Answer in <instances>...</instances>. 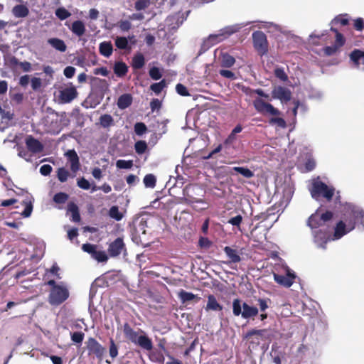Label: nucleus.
<instances>
[{"instance_id": "18", "label": "nucleus", "mask_w": 364, "mask_h": 364, "mask_svg": "<svg viewBox=\"0 0 364 364\" xmlns=\"http://www.w3.org/2000/svg\"><path fill=\"white\" fill-rule=\"evenodd\" d=\"M25 142L28 151L33 154H38L42 152L43 150V145L41 142L31 135H29L26 138Z\"/></svg>"}, {"instance_id": "49", "label": "nucleus", "mask_w": 364, "mask_h": 364, "mask_svg": "<svg viewBox=\"0 0 364 364\" xmlns=\"http://www.w3.org/2000/svg\"><path fill=\"white\" fill-rule=\"evenodd\" d=\"M151 0H137L134 4V8L136 11H141L146 9L150 5Z\"/></svg>"}, {"instance_id": "36", "label": "nucleus", "mask_w": 364, "mask_h": 364, "mask_svg": "<svg viewBox=\"0 0 364 364\" xmlns=\"http://www.w3.org/2000/svg\"><path fill=\"white\" fill-rule=\"evenodd\" d=\"M100 122L102 127L107 128L114 124V119L110 114H105L100 117Z\"/></svg>"}, {"instance_id": "34", "label": "nucleus", "mask_w": 364, "mask_h": 364, "mask_svg": "<svg viewBox=\"0 0 364 364\" xmlns=\"http://www.w3.org/2000/svg\"><path fill=\"white\" fill-rule=\"evenodd\" d=\"M235 63V59L233 56L228 53H225L222 56L221 66L223 68H231Z\"/></svg>"}, {"instance_id": "22", "label": "nucleus", "mask_w": 364, "mask_h": 364, "mask_svg": "<svg viewBox=\"0 0 364 364\" xmlns=\"http://www.w3.org/2000/svg\"><path fill=\"white\" fill-rule=\"evenodd\" d=\"M264 329H251L246 333L243 338L251 343H259L260 338L264 335Z\"/></svg>"}, {"instance_id": "59", "label": "nucleus", "mask_w": 364, "mask_h": 364, "mask_svg": "<svg viewBox=\"0 0 364 364\" xmlns=\"http://www.w3.org/2000/svg\"><path fill=\"white\" fill-rule=\"evenodd\" d=\"M338 50L339 49L334 45L328 46L323 48V53L326 56H331L334 55L338 51Z\"/></svg>"}, {"instance_id": "62", "label": "nucleus", "mask_w": 364, "mask_h": 364, "mask_svg": "<svg viewBox=\"0 0 364 364\" xmlns=\"http://www.w3.org/2000/svg\"><path fill=\"white\" fill-rule=\"evenodd\" d=\"M77 184L80 188L83 190H88L91 187L90 182L84 177L78 179Z\"/></svg>"}, {"instance_id": "17", "label": "nucleus", "mask_w": 364, "mask_h": 364, "mask_svg": "<svg viewBox=\"0 0 364 364\" xmlns=\"http://www.w3.org/2000/svg\"><path fill=\"white\" fill-rule=\"evenodd\" d=\"M65 155L67 157L68 161L70 163V170L73 173L72 177H75V173L80 168V163L77 154L74 149H70L68 150Z\"/></svg>"}, {"instance_id": "54", "label": "nucleus", "mask_w": 364, "mask_h": 364, "mask_svg": "<svg viewBox=\"0 0 364 364\" xmlns=\"http://www.w3.org/2000/svg\"><path fill=\"white\" fill-rule=\"evenodd\" d=\"M269 122L270 124H277L281 128H285L287 126L285 120L282 117H272Z\"/></svg>"}, {"instance_id": "43", "label": "nucleus", "mask_w": 364, "mask_h": 364, "mask_svg": "<svg viewBox=\"0 0 364 364\" xmlns=\"http://www.w3.org/2000/svg\"><path fill=\"white\" fill-rule=\"evenodd\" d=\"M147 144L145 141L139 140L134 144V149L136 153L138 154H143L147 150Z\"/></svg>"}, {"instance_id": "39", "label": "nucleus", "mask_w": 364, "mask_h": 364, "mask_svg": "<svg viewBox=\"0 0 364 364\" xmlns=\"http://www.w3.org/2000/svg\"><path fill=\"white\" fill-rule=\"evenodd\" d=\"M109 216L117 221H119L122 219L123 214L119 210L118 206L113 205L109 210Z\"/></svg>"}, {"instance_id": "40", "label": "nucleus", "mask_w": 364, "mask_h": 364, "mask_svg": "<svg viewBox=\"0 0 364 364\" xmlns=\"http://www.w3.org/2000/svg\"><path fill=\"white\" fill-rule=\"evenodd\" d=\"M166 86V80L164 79L161 80L159 82L153 83L150 86L151 90H152L155 94L159 95L161 92L164 88Z\"/></svg>"}, {"instance_id": "3", "label": "nucleus", "mask_w": 364, "mask_h": 364, "mask_svg": "<svg viewBox=\"0 0 364 364\" xmlns=\"http://www.w3.org/2000/svg\"><path fill=\"white\" fill-rule=\"evenodd\" d=\"M333 213L332 211L326 210L324 213H321L319 210H317L309 218L307 225L311 229L333 227Z\"/></svg>"}, {"instance_id": "38", "label": "nucleus", "mask_w": 364, "mask_h": 364, "mask_svg": "<svg viewBox=\"0 0 364 364\" xmlns=\"http://www.w3.org/2000/svg\"><path fill=\"white\" fill-rule=\"evenodd\" d=\"M69 176H70V173L65 168L60 167L58 168L57 177L60 182L64 183L67 181Z\"/></svg>"}, {"instance_id": "26", "label": "nucleus", "mask_w": 364, "mask_h": 364, "mask_svg": "<svg viewBox=\"0 0 364 364\" xmlns=\"http://www.w3.org/2000/svg\"><path fill=\"white\" fill-rule=\"evenodd\" d=\"M71 31L78 37L83 36L86 31L84 23L80 20L75 21L70 28Z\"/></svg>"}, {"instance_id": "50", "label": "nucleus", "mask_w": 364, "mask_h": 364, "mask_svg": "<svg viewBox=\"0 0 364 364\" xmlns=\"http://www.w3.org/2000/svg\"><path fill=\"white\" fill-rule=\"evenodd\" d=\"M92 258H94L95 259L100 262H107L108 259V257L105 251L97 250L95 252V254L94 255Z\"/></svg>"}, {"instance_id": "56", "label": "nucleus", "mask_w": 364, "mask_h": 364, "mask_svg": "<svg viewBox=\"0 0 364 364\" xmlns=\"http://www.w3.org/2000/svg\"><path fill=\"white\" fill-rule=\"evenodd\" d=\"M176 90L181 96L186 97L190 96V93L188 91L186 87L181 83H178L176 86Z\"/></svg>"}, {"instance_id": "19", "label": "nucleus", "mask_w": 364, "mask_h": 364, "mask_svg": "<svg viewBox=\"0 0 364 364\" xmlns=\"http://www.w3.org/2000/svg\"><path fill=\"white\" fill-rule=\"evenodd\" d=\"M272 97L279 99L282 102H287L291 100V92L289 89L279 86L273 90Z\"/></svg>"}, {"instance_id": "8", "label": "nucleus", "mask_w": 364, "mask_h": 364, "mask_svg": "<svg viewBox=\"0 0 364 364\" xmlns=\"http://www.w3.org/2000/svg\"><path fill=\"white\" fill-rule=\"evenodd\" d=\"M87 349L89 355H95L100 361L103 359L104 354L106 351L103 347L95 338H89L86 342Z\"/></svg>"}, {"instance_id": "53", "label": "nucleus", "mask_w": 364, "mask_h": 364, "mask_svg": "<svg viewBox=\"0 0 364 364\" xmlns=\"http://www.w3.org/2000/svg\"><path fill=\"white\" fill-rule=\"evenodd\" d=\"M82 249L84 252L90 254L92 257H93L95 252L97 251V246L92 244L86 243L82 245Z\"/></svg>"}, {"instance_id": "33", "label": "nucleus", "mask_w": 364, "mask_h": 364, "mask_svg": "<svg viewBox=\"0 0 364 364\" xmlns=\"http://www.w3.org/2000/svg\"><path fill=\"white\" fill-rule=\"evenodd\" d=\"M232 170L237 173L241 174L246 178H251L255 176L254 172L247 167L235 166L232 168Z\"/></svg>"}, {"instance_id": "46", "label": "nucleus", "mask_w": 364, "mask_h": 364, "mask_svg": "<svg viewBox=\"0 0 364 364\" xmlns=\"http://www.w3.org/2000/svg\"><path fill=\"white\" fill-rule=\"evenodd\" d=\"M115 46L119 49H127L129 48V42L125 37H117L115 39Z\"/></svg>"}, {"instance_id": "24", "label": "nucleus", "mask_w": 364, "mask_h": 364, "mask_svg": "<svg viewBox=\"0 0 364 364\" xmlns=\"http://www.w3.org/2000/svg\"><path fill=\"white\" fill-rule=\"evenodd\" d=\"M113 70L117 77H123L128 73V66L122 61H117L114 65Z\"/></svg>"}, {"instance_id": "44", "label": "nucleus", "mask_w": 364, "mask_h": 364, "mask_svg": "<svg viewBox=\"0 0 364 364\" xmlns=\"http://www.w3.org/2000/svg\"><path fill=\"white\" fill-rule=\"evenodd\" d=\"M68 194L63 192H59L54 195L53 199V201L57 204H63L68 200Z\"/></svg>"}, {"instance_id": "37", "label": "nucleus", "mask_w": 364, "mask_h": 364, "mask_svg": "<svg viewBox=\"0 0 364 364\" xmlns=\"http://www.w3.org/2000/svg\"><path fill=\"white\" fill-rule=\"evenodd\" d=\"M144 183L145 187L154 188L156 186V178L154 174H146L144 178Z\"/></svg>"}, {"instance_id": "10", "label": "nucleus", "mask_w": 364, "mask_h": 364, "mask_svg": "<svg viewBox=\"0 0 364 364\" xmlns=\"http://www.w3.org/2000/svg\"><path fill=\"white\" fill-rule=\"evenodd\" d=\"M78 95L76 87L70 85L59 90L58 100L63 104L70 103Z\"/></svg>"}, {"instance_id": "29", "label": "nucleus", "mask_w": 364, "mask_h": 364, "mask_svg": "<svg viewBox=\"0 0 364 364\" xmlns=\"http://www.w3.org/2000/svg\"><path fill=\"white\" fill-rule=\"evenodd\" d=\"M48 43L53 47L55 49H56L58 51L60 52H65L67 49V46L65 43V42L58 38H51L48 40Z\"/></svg>"}, {"instance_id": "13", "label": "nucleus", "mask_w": 364, "mask_h": 364, "mask_svg": "<svg viewBox=\"0 0 364 364\" xmlns=\"http://www.w3.org/2000/svg\"><path fill=\"white\" fill-rule=\"evenodd\" d=\"M123 251H126V246L122 237H117L110 242L107 249L111 257H118Z\"/></svg>"}, {"instance_id": "52", "label": "nucleus", "mask_w": 364, "mask_h": 364, "mask_svg": "<svg viewBox=\"0 0 364 364\" xmlns=\"http://www.w3.org/2000/svg\"><path fill=\"white\" fill-rule=\"evenodd\" d=\"M316 167V161L315 160L309 157L306 159V161L304 163V172H310L313 171Z\"/></svg>"}, {"instance_id": "2", "label": "nucleus", "mask_w": 364, "mask_h": 364, "mask_svg": "<svg viewBox=\"0 0 364 364\" xmlns=\"http://www.w3.org/2000/svg\"><path fill=\"white\" fill-rule=\"evenodd\" d=\"M46 284L51 287L48 295V302L50 305L59 306L68 299L70 293L65 286L58 284L53 279L49 280Z\"/></svg>"}, {"instance_id": "6", "label": "nucleus", "mask_w": 364, "mask_h": 364, "mask_svg": "<svg viewBox=\"0 0 364 364\" xmlns=\"http://www.w3.org/2000/svg\"><path fill=\"white\" fill-rule=\"evenodd\" d=\"M253 46L258 54L261 56L268 51V41L267 36L263 31H256L252 33Z\"/></svg>"}, {"instance_id": "57", "label": "nucleus", "mask_w": 364, "mask_h": 364, "mask_svg": "<svg viewBox=\"0 0 364 364\" xmlns=\"http://www.w3.org/2000/svg\"><path fill=\"white\" fill-rule=\"evenodd\" d=\"M275 76L282 81H287L288 80V76L284 72V69L282 68H278L274 70Z\"/></svg>"}, {"instance_id": "28", "label": "nucleus", "mask_w": 364, "mask_h": 364, "mask_svg": "<svg viewBox=\"0 0 364 364\" xmlns=\"http://www.w3.org/2000/svg\"><path fill=\"white\" fill-rule=\"evenodd\" d=\"M132 103V97L130 94L122 95L117 100V106L119 109H124L129 107Z\"/></svg>"}, {"instance_id": "1", "label": "nucleus", "mask_w": 364, "mask_h": 364, "mask_svg": "<svg viewBox=\"0 0 364 364\" xmlns=\"http://www.w3.org/2000/svg\"><path fill=\"white\" fill-rule=\"evenodd\" d=\"M123 332L127 339L139 346L143 350L150 351L153 349V342L151 339L143 330L139 329L138 331H136L128 323H125L123 326Z\"/></svg>"}, {"instance_id": "42", "label": "nucleus", "mask_w": 364, "mask_h": 364, "mask_svg": "<svg viewBox=\"0 0 364 364\" xmlns=\"http://www.w3.org/2000/svg\"><path fill=\"white\" fill-rule=\"evenodd\" d=\"M55 16L61 21L65 20L69 18L71 14L64 7L58 8L55 10Z\"/></svg>"}, {"instance_id": "63", "label": "nucleus", "mask_w": 364, "mask_h": 364, "mask_svg": "<svg viewBox=\"0 0 364 364\" xmlns=\"http://www.w3.org/2000/svg\"><path fill=\"white\" fill-rule=\"evenodd\" d=\"M151 360L159 363H164V357L161 352L153 353L151 355Z\"/></svg>"}, {"instance_id": "35", "label": "nucleus", "mask_w": 364, "mask_h": 364, "mask_svg": "<svg viewBox=\"0 0 364 364\" xmlns=\"http://www.w3.org/2000/svg\"><path fill=\"white\" fill-rule=\"evenodd\" d=\"M333 24H340L347 26L349 23V16L347 14H339L336 16L331 21Z\"/></svg>"}, {"instance_id": "32", "label": "nucleus", "mask_w": 364, "mask_h": 364, "mask_svg": "<svg viewBox=\"0 0 364 364\" xmlns=\"http://www.w3.org/2000/svg\"><path fill=\"white\" fill-rule=\"evenodd\" d=\"M68 210L72 213V220L73 222L77 223L80 220L79 208L75 203L70 202L68 203Z\"/></svg>"}, {"instance_id": "4", "label": "nucleus", "mask_w": 364, "mask_h": 364, "mask_svg": "<svg viewBox=\"0 0 364 364\" xmlns=\"http://www.w3.org/2000/svg\"><path fill=\"white\" fill-rule=\"evenodd\" d=\"M258 312V309L255 306H250L246 302L242 303L239 299L233 300L232 313L236 316L241 315L243 318L248 319L256 316Z\"/></svg>"}, {"instance_id": "14", "label": "nucleus", "mask_w": 364, "mask_h": 364, "mask_svg": "<svg viewBox=\"0 0 364 364\" xmlns=\"http://www.w3.org/2000/svg\"><path fill=\"white\" fill-rule=\"evenodd\" d=\"M274 281L287 288H289L294 282V279L296 278V275L294 272H292L290 269H287L286 275H281L278 274H274Z\"/></svg>"}, {"instance_id": "41", "label": "nucleus", "mask_w": 364, "mask_h": 364, "mask_svg": "<svg viewBox=\"0 0 364 364\" xmlns=\"http://www.w3.org/2000/svg\"><path fill=\"white\" fill-rule=\"evenodd\" d=\"M109 355L112 359H114L118 355V346L113 338H109Z\"/></svg>"}, {"instance_id": "20", "label": "nucleus", "mask_w": 364, "mask_h": 364, "mask_svg": "<svg viewBox=\"0 0 364 364\" xmlns=\"http://www.w3.org/2000/svg\"><path fill=\"white\" fill-rule=\"evenodd\" d=\"M345 218H346V215L345 214ZM348 221H355V225L356 223H360L361 224L364 222V211L357 207H351L349 210V217H347Z\"/></svg>"}, {"instance_id": "23", "label": "nucleus", "mask_w": 364, "mask_h": 364, "mask_svg": "<svg viewBox=\"0 0 364 364\" xmlns=\"http://www.w3.org/2000/svg\"><path fill=\"white\" fill-rule=\"evenodd\" d=\"M223 308V306L218 302L215 296L213 294H209L208 296V301L205 308L206 311H221Z\"/></svg>"}, {"instance_id": "5", "label": "nucleus", "mask_w": 364, "mask_h": 364, "mask_svg": "<svg viewBox=\"0 0 364 364\" xmlns=\"http://www.w3.org/2000/svg\"><path fill=\"white\" fill-rule=\"evenodd\" d=\"M310 192L312 198L315 199L322 196L330 201L334 195L335 189L333 187H328L321 181H315L312 183Z\"/></svg>"}, {"instance_id": "61", "label": "nucleus", "mask_w": 364, "mask_h": 364, "mask_svg": "<svg viewBox=\"0 0 364 364\" xmlns=\"http://www.w3.org/2000/svg\"><path fill=\"white\" fill-rule=\"evenodd\" d=\"M346 43V39L342 33H338L336 36L334 46H336L338 49L343 46Z\"/></svg>"}, {"instance_id": "27", "label": "nucleus", "mask_w": 364, "mask_h": 364, "mask_svg": "<svg viewBox=\"0 0 364 364\" xmlns=\"http://www.w3.org/2000/svg\"><path fill=\"white\" fill-rule=\"evenodd\" d=\"M100 53L106 57L109 58L113 52V46L110 41H103L100 43L99 46Z\"/></svg>"}, {"instance_id": "47", "label": "nucleus", "mask_w": 364, "mask_h": 364, "mask_svg": "<svg viewBox=\"0 0 364 364\" xmlns=\"http://www.w3.org/2000/svg\"><path fill=\"white\" fill-rule=\"evenodd\" d=\"M116 166L118 168L129 169L133 166V161L132 160H118L117 161Z\"/></svg>"}, {"instance_id": "45", "label": "nucleus", "mask_w": 364, "mask_h": 364, "mask_svg": "<svg viewBox=\"0 0 364 364\" xmlns=\"http://www.w3.org/2000/svg\"><path fill=\"white\" fill-rule=\"evenodd\" d=\"M242 90L246 95H251L252 94L255 93V94L258 95L259 96L263 97L265 98H268V97H269L268 95L265 94L262 89L252 90L247 87H243Z\"/></svg>"}, {"instance_id": "15", "label": "nucleus", "mask_w": 364, "mask_h": 364, "mask_svg": "<svg viewBox=\"0 0 364 364\" xmlns=\"http://www.w3.org/2000/svg\"><path fill=\"white\" fill-rule=\"evenodd\" d=\"M223 251L225 253L228 260L224 261L223 263L230 265L232 263H239L241 262V252H240L237 249H234L229 246H225L223 248Z\"/></svg>"}, {"instance_id": "30", "label": "nucleus", "mask_w": 364, "mask_h": 364, "mask_svg": "<svg viewBox=\"0 0 364 364\" xmlns=\"http://www.w3.org/2000/svg\"><path fill=\"white\" fill-rule=\"evenodd\" d=\"M178 297L181 299V301H182V303L190 301H192L194 299L197 302L200 299V298L198 297L197 295H196L191 292L186 291L183 289H181L178 292Z\"/></svg>"}, {"instance_id": "31", "label": "nucleus", "mask_w": 364, "mask_h": 364, "mask_svg": "<svg viewBox=\"0 0 364 364\" xmlns=\"http://www.w3.org/2000/svg\"><path fill=\"white\" fill-rule=\"evenodd\" d=\"M145 64V59L141 53H138L132 58V65L134 69L139 70L144 67Z\"/></svg>"}, {"instance_id": "16", "label": "nucleus", "mask_w": 364, "mask_h": 364, "mask_svg": "<svg viewBox=\"0 0 364 364\" xmlns=\"http://www.w3.org/2000/svg\"><path fill=\"white\" fill-rule=\"evenodd\" d=\"M9 65L14 73L16 71V67L19 66L24 73H29L32 70L31 63L28 61H20L15 56H12L9 60Z\"/></svg>"}, {"instance_id": "9", "label": "nucleus", "mask_w": 364, "mask_h": 364, "mask_svg": "<svg viewBox=\"0 0 364 364\" xmlns=\"http://www.w3.org/2000/svg\"><path fill=\"white\" fill-rule=\"evenodd\" d=\"M253 105L255 109L261 114H269L274 116H279L281 114V112L278 109L260 98L255 99L253 101Z\"/></svg>"}, {"instance_id": "64", "label": "nucleus", "mask_w": 364, "mask_h": 364, "mask_svg": "<svg viewBox=\"0 0 364 364\" xmlns=\"http://www.w3.org/2000/svg\"><path fill=\"white\" fill-rule=\"evenodd\" d=\"M354 28L358 31H362L364 29V21L362 18H357L354 20Z\"/></svg>"}, {"instance_id": "21", "label": "nucleus", "mask_w": 364, "mask_h": 364, "mask_svg": "<svg viewBox=\"0 0 364 364\" xmlns=\"http://www.w3.org/2000/svg\"><path fill=\"white\" fill-rule=\"evenodd\" d=\"M21 193H25L26 198L22 201V205L25 206L24 210L21 213V215L24 218H28L31 215L33 211V202L34 200L33 196L23 189L21 190Z\"/></svg>"}, {"instance_id": "12", "label": "nucleus", "mask_w": 364, "mask_h": 364, "mask_svg": "<svg viewBox=\"0 0 364 364\" xmlns=\"http://www.w3.org/2000/svg\"><path fill=\"white\" fill-rule=\"evenodd\" d=\"M333 227L325 228L314 231V237L315 242L318 243L321 247H325L326 244L333 240L331 237V230Z\"/></svg>"}, {"instance_id": "55", "label": "nucleus", "mask_w": 364, "mask_h": 364, "mask_svg": "<svg viewBox=\"0 0 364 364\" xmlns=\"http://www.w3.org/2000/svg\"><path fill=\"white\" fill-rule=\"evenodd\" d=\"M85 334L82 331H76L71 333V340L76 343H81L84 339Z\"/></svg>"}, {"instance_id": "11", "label": "nucleus", "mask_w": 364, "mask_h": 364, "mask_svg": "<svg viewBox=\"0 0 364 364\" xmlns=\"http://www.w3.org/2000/svg\"><path fill=\"white\" fill-rule=\"evenodd\" d=\"M239 28L236 26H229L220 31L218 34L210 35L208 37V41L213 42V43H217L228 38L232 34L237 32Z\"/></svg>"}, {"instance_id": "7", "label": "nucleus", "mask_w": 364, "mask_h": 364, "mask_svg": "<svg viewBox=\"0 0 364 364\" xmlns=\"http://www.w3.org/2000/svg\"><path fill=\"white\" fill-rule=\"evenodd\" d=\"M333 228V240H338L355 228V221H348L344 218V220L338 221Z\"/></svg>"}, {"instance_id": "60", "label": "nucleus", "mask_w": 364, "mask_h": 364, "mask_svg": "<svg viewBox=\"0 0 364 364\" xmlns=\"http://www.w3.org/2000/svg\"><path fill=\"white\" fill-rule=\"evenodd\" d=\"M242 222V217L241 215H237L235 217L230 218L228 221V223L233 226H236L240 228V225Z\"/></svg>"}, {"instance_id": "48", "label": "nucleus", "mask_w": 364, "mask_h": 364, "mask_svg": "<svg viewBox=\"0 0 364 364\" xmlns=\"http://www.w3.org/2000/svg\"><path fill=\"white\" fill-rule=\"evenodd\" d=\"M147 130V127L146 124L143 122H136L134 124V132L136 135L141 136L144 134Z\"/></svg>"}, {"instance_id": "51", "label": "nucleus", "mask_w": 364, "mask_h": 364, "mask_svg": "<svg viewBox=\"0 0 364 364\" xmlns=\"http://www.w3.org/2000/svg\"><path fill=\"white\" fill-rule=\"evenodd\" d=\"M31 86L33 91H38L42 87V80L39 77H33L31 79Z\"/></svg>"}, {"instance_id": "25", "label": "nucleus", "mask_w": 364, "mask_h": 364, "mask_svg": "<svg viewBox=\"0 0 364 364\" xmlns=\"http://www.w3.org/2000/svg\"><path fill=\"white\" fill-rule=\"evenodd\" d=\"M12 14L16 18H25L29 14L28 8L23 4H18L13 7Z\"/></svg>"}, {"instance_id": "58", "label": "nucleus", "mask_w": 364, "mask_h": 364, "mask_svg": "<svg viewBox=\"0 0 364 364\" xmlns=\"http://www.w3.org/2000/svg\"><path fill=\"white\" fill-rule=\"evenodd\" d=\"M149 76L151 79L157 80L162 77V75L158 68L153 67L149 70Z\"/></svg>"}]
</instances>
